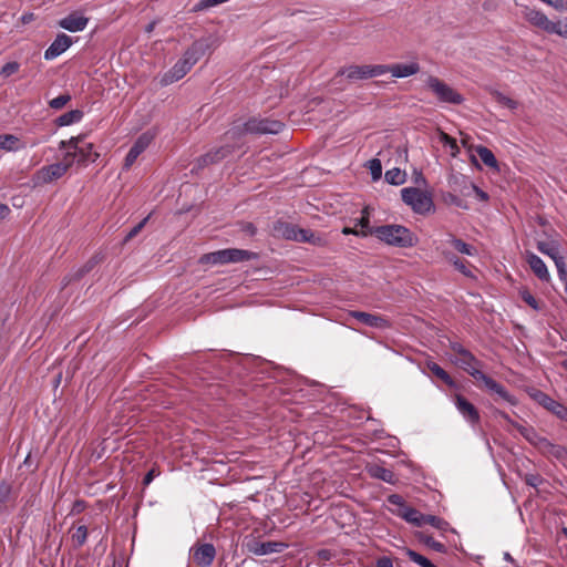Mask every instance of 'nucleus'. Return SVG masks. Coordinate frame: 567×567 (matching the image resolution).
Listing matches in <instances>:
<instances>
[{
  "label": "nucleus",
  "instance_id": "obj_7",
  "mask_svg": "<svg viewBox=\"0 0 567 567\" xmlns=\"http://www.w3.org/2000/svg\"><path fill=\"white\" fill-rule=\"evenodd\" d=\"M401 197L417 214L427 213L433 206L431 196L420 188L405 187L401 190Z\"/></svg>",
  "mask_w": 567,
  "mask_h": 567
},
{
  "label": "nucleus",
  "instance_id": "obj_21",
  "mask_svg": "<svg viewBox=\"0 0 567 567\" xmlns=\"http://www.w3.org/2000/svg\"><path fill=\"white\" fill-rule=\"evenodd\" d=\"M453 362L466 371L473 379L475 378L476 372H481V361H478L470 351L467 353H463L462 357H455Z\"/></svg>",
  "mask_w": 567,
  "mask_h": 567
},
{
  "label": "nucleus",
  "instance_id": "obj_55",
  "mask_svg": "<svg viewBox=\"0 0 567 567\" xmlns=\"http://www.w3.org/2000/svg\"><path fill=\"white\" fill-rule=\"evenodd\" d=\"M442 255L453 266H455L457 264V261L461 259L455 254H453L452 251H450L447 249H442Z\"/></svg>",
  "mask_w": 567,
  "mask_h": 567
},
{
  "label": "nucleus",
  "instance_id": "obj_50",
  "mask_svg": "<svg viewBox=\"0 0 567 567\" xmlns=\"http://www.w3.org/2000/svg\"><path fill=\"white\" fill-rule=\"evenodd\" d=\"M555 265L557 268L559 279L566 285L567 284V269H566V264H565L564 258L557 259Z\"/></svg>",
  "mask_w": 567,
  "mask_h": 567
},
{
  "label": "nucleus",
  "instance_id": "obj_58",
  "mask_svg": "<svg viewBox=\"0 0 567 567\" xmlns=\"http://www.w3.org/2000/svg\"><path fill=\"white\" fill-rule=\"evenodd\" d=\"M526 483L529 486L537 487L542 483V478L538 475L529 474L526 476Z\"/></svg>",
  "mask_w": 567,
  "mask_h": 567
},
{
  "label": "nucleus",
  "instance_id": "obj_27",
  "mask_svg": "<svg viewBox=\"0 0 567 567\" xmlns=\"http://www.w3.org/2000/svg\"><path fill=\"white\" fill-rule=\"evenodd\" d=\"M257 258V254L237 248H228L226 249V259L227 264L231 262H243Z\"/></svg>",
  "mask_w": 567,
  "mask_h": 567
},
{
  "label": "nucleus",
  "instance_id": "obj_1",
  "mask_svg": "<svg viewBox=\"0 0 567 567\" xmlns=\"http://www.w3.org/2000/svg\"><path fill=\"white\" fill-rule=\"evenodd\" d=\"M215 45L213 37L203 38L193 42V44L184 52L183 56L173 65V68L164 73L161 79L162 85H169L183 79L198 60Z\"/></svg>",
  "mask_w": 567,
  "mask_h": 567
},
{
  "label": "nucleus",
  "instance_id": "obj_12",
  "mask_svg": "<svg viewBox=\"0 0 567 567\" xmlns=\"http://www.w3.org/2000/svg\"><path fill=\"white\" fill-rule=\"evenodd\" d=\"M247 550L257 556H264L282 551L287 545L280 542H259L256 538L248 539L245 543Z\"/></svg>",
  "mask_w": 567,
  "mask_h": 567
},
{
  "label": "nucleus",
  "instance_id": "obj_29",
  "mask_svg": "<svg viewBox=\"0 0 567 567\" xmlns=\"http://www.w3.org/2000/svg\"><path fill=\"white\" fill-rule=\"evenodd\" d=\"M537 249L542 254L549 256L554 260V262H556L557 259L564 258L563 256L559 255V246H558L557 241H555V240H551V241L539 240V241H537Z\"/></svg>",
  "mask_w": 567,
  "mask_h": 567
},
{
  "label": "nucleus",
  "instance_id": "obj_14",
  "mask_svg": "<svg viewBox=\"0 0 567 567\" xmlns=\"http://www.w3.org/2000/svg\"><path fill=\"white\" fill-rule=\"evenodd\" d=\"M454 404L463 419L472 426H475L480 423L481 416L477 409L463 395L456 394Z\"/></svg>",
  "mask_w": 567,
  "mask_h": 567
},
{
  "label": "nucleus",
  "instance_id": "obj_39",
  "mask_svg": "<svg viewBox=\"0 0 567 567\" xmlns=\"http://www.w3.org/2000/svg\"><path fill=\"white\" fill-rule=\"evenodd\" d=\"M492 96H493V99H494L497 103H499V104L504 105L505 107H507V109H509V110H516V109H517V106H518V103H517L515 100H513V99H511V97H508V96L504 95V94H503L502 92H499V91H493V92H492Z\"/></svg>",
  "mask_w": 567,
  "mask_h": 567
},
{
  "label": "nucleus",
  "instance_id": "obj_18",
  "mask_svg": "<svg viewBox=\"0 0 567 567\" xmlns=\"http://www.w3.org/2000/svg\"><path fill=\"white\" fill-rule=\"evenodd\" d=\"M72 44V39L65 34L60 33L56 35L54 41L50 44V47L44 51V59L48 61L54 60L63 52H65Z\"/></svg>",
  "mask_w": 567,
  "mask_h": 567
},
{
  "label": "nucleus",
  "instance_id": "obj_60",
  "mask_svg": "<svg viewBox=\"0 0 567 567\" xmlns=\"http://www.w3.org/2000/svg\"><path fill=\"white\" fill-rule=\"evenodd\" d=\"M157 475H158V473L154 468L148 471L146 473V475L144 476V481H143L144 485H148L154 480V477Z\"/></svg>",
  "mask_w": 567,
  "mask_h": 567
},
{
  "label": "nucleus",
  "instance_id": "obj_23",
  "mask_svg": "<svg viewBox=\"0 0 567 567\" xmlns=\"http://www.w3.org/2000/svg\"><path fill=\"white\" fill-rule=\"evenodd\" d=\"M386 73L390 72L394 78H408L420 71L417 62L410 63H396L392 65H385Z\"/></svg>",
  "mask_w": 567,
  "mask_h": 567
},
{
  "label": "nucleus",
  "instance_id": "obj_31",
  "mask_svg": "<svg viewBox=\"0 0 567 567\" xmlns=\"http://www.w3.org/2000/svg\"><path fill=\"white\" fill-rule=\"evenodd\" d=\"M276 230L286 239L298 241L299 231L302 228L297 227L296 225L289 223H279L276 226Z\"/></svg>",
  "mask_w": 567,
  "mask_h": 567
},
{
  "label": "nucleus",
  "instance_id": "obj_48",
  "mask_svg": "<svg viewBox=\"0 0 567 567\" xmlns=\"http://www.w3.org/2000/svg\"><path fill=\"white\" fill-rule=\"evenodd\" d=\"M228 0H200L195 7L194 11H202L212 7H215L217 4L227 2Z\"/></svg>",
  "mask_w": 567,
  "mask_h": 567
},
{
  "label": "nucleus",
  "instance_id": "obj_17",
  "mask_svg": "<svg viewBox=\"0 0 567 567\" xmlns=\"http://www.w3.org/2000/svg\"><path fill=\"white\" fill-rule=\"evenodd\" d=\"M348 316L357 319L368 327L377 329L390 328V321L383 316L372 315L363 311H350Z\"/></svg>",
  "mask_w": 567,
  "mask_h": 567
},
{
  "label": "nucleus",
  "instance_id": "obj_33",
  "mask_svg": "<svg viewBox=\"0 0 567 567\" xmlns=\"http://www.w3.org/2000/svg\"><path fill=\"white\" fill-rule=\"evenodd\" d=\"M426 368L436 377L439 378L440 380H442L445 384H447L449 386H454L455 383L453 381V379L450 377V374L444 370L442 369L437 363H435L434 361H427L426 362Z\"/></svg>",
  "mask_w": 567,
  "mask_h": 567
},
{
  "label": "nucleus",
  "instance_id": "obj_56",
  "mask_svg": "<svg viewBox=\"0 0 567 567\" xmlns=\"http://www.w3.org/2000/svg\"><path fill=\"white\" fill-rule=\"evenodd\" d=\"M375 567H393V560L388 556L379 557L375 560Z\"/></svg>",
  "mask_w": 567,
  "mask_h": 567
},
{
  "label": "nucleus",
  "instance_id": "obj_59",
  "mask_svg": "<svg viewBox=\"0 0 567 567\" xmlns=\"http://www.w3.org/2000/svg\"><path fill=\"white\" fill-rule=\"evenodd\" d=\"M471 187L480 200L485 202L488 199L487 193L478 188L476 185L472 184Z\"/></svg>",
  "mask_w": 567,
  "mask_h": 567
},
{
  "label": "nucleus",
  "instance_id": "obj_35",
  "mask_svg": "<svg viewBox=\"0 0 567 567\" xmlns=\"http://www.w3.org/2000/svg\"><path fill=\"white\" fill-rule=\"evenodd\" d=\"M476 153L481 161L488 167H497V161L493 152L485 147V146H478L476 148Z\"/></svg>",
  "mask_w": 567,
  "mask_h": 567
},
{
  "label": "nucleus",
  "instance_id": "obj_41",
  "mask_svg": "<svg viewBox=\"0 0 567 567\" xmlns=\"http://www.w3.org/2000/svg\"><path fill=\"white\" fill-rule=\"evenodd\" d=\"M406 555L413 563L417 564L421 567H436L426 557L422 556L421 554L412 549H408Z\"/></svg>",
  "mask_w": 567,
  "mask_h": 567
},
{
  "label": "nucleus",
  "instance_id": "obj_4",
  "mask_svg": "<svg viewBox=\"0 0 567 567\" xmlns=\"http://www.w3.org/2000/svg\"><path fill=\"white\" fill-rule=\"evenodd\" d=\"M373 233L380 240L391 246L412 247L415 241L413 234L406 227L400 225L380 226Z\"/></svg>",
  "mask_w": 567,
  "mask_h": 567
},
{
  "label": "nucleus",
  "instance_id": "obj_16",
  "mask_svg": "<svg viewBox=\"0 0 567 567\" xmlns=\"http://www.w3.org/2000/svg\"><path fill=\"white\" fill-rule=\"evenodd\" d=\"M194 561L200 567H209L216 556V549L213 544H200L192 547Z\"/></svg>",
  "mask_w": 567,
  "mask_h": 567
},
{
  "label": "nucleus",
  "instance_id": "obj_51",
  "mask_svg": "<svg viewBox=\"0 0 567 567\" xmlns=\"http://www.w3.org/2000/svg\"><path fill=\"white\" fill-rule=\"evenodd\" d=\"M370 169H371V175H372L373 179H378L381 177L382 166H381V162L379 159L370 161Z\"/></svg>",
  "mask_w": 567,
  "mask_h": 567
},
{
  "label": "nucleus",
  "instance_id": "obj_19",
  "mask_svg": "<svg viewBox=\"0 0 567 567\" xmlns=\"http://www.w3.org/2000/svg\"><path fill=\"white\" fill-rule=\"evenodd\" d=\"M89 23V19L79 12H72L59 21V27L70 32L83 31Z\"/></svg>",
  "mask_w": 567,
  "mask_h": 567
},
{
  "label": "nucleus",
  "instance_id": "obj_53",
  "mask_svg": "<svg viewBox=\"0 0 567 567\" xmlns=\"http://www.w3.org/2000/svg\"><path fill=\"white\" fill-rule=\"evenodd\" d=\"M425 544L437 553L445 551V546L442 543L434 540L432 537L426 538Z\"/></svg>",
  "mask_w": 567,
  "mask_h": 567
},
{
  "label": "nucleus",
  "instance_id": "obj_34",
  "mask_svg": "<svg viewBox=\"0 0 567 567\" xmlns=\"http://www.w3.org/2000/svg\"><path fill=\"white\" fill-rule=\"evenodd\" d=\"M83 117V112L80 110L69 111L58 117L56 123L59 126H68L74 123H79Z\"/></svg>",
  "mask_w": 567,
  "mask_h": 567
},
{
  "label": "nucleus",
  "instance_id": "obj_45",
  "mask_svg": "<svg viewBox=\"0 0 567 567\" xmlns=\"http://www.w3.org/2000/svg\"><path fill=\"white\" fill-rule=\"evenodd\" d=\"M20 69V64L18 62H8L6 63L1 70H0V75L2 78H9L11 76L12 74L17 73Z\"/></svg>",
  "mask_w": 567,
  "mask_h": 567
},
{
  "label": "nucleus",
  "instance_id": "obj_6",
  "mask_svg": "<svg viewBox=\"0 0 567 567\" xmlns=\"http://www.w3.org/2000/svg\"><path fill=\"white\" fill-rule=\"evenodd\" d=\"M388 502L395 506V509H392V513L401 518H403L405 522L416 526L421 527L424 525L425 516L417 509L410 507L405 504L402 496L398 494H392L388 496Z\"/></svg>",
  "mask_w": 567,
  "mask_h": 567
},
{
  "label": "nucleus",
  "instance_id": "obj_36",
  "mask_svg": "<svg viewBox=\"0 0 567 567\" xmlns=\"http://www.w3.org/2000/svg\"><path fill=\"white\" fill-rule=\"evenodd\" d=\"M385 181L391 185H402L405 182L406 174L400 168H392L386 171Z\"/></svg>",
  "mask_w": 567,
  "mask_h": 567
},
{
  "label": "nucleus",
  "instance_id": "obj_62",
  "mask_svg": "<svg viewBox=\"0 0 567 567\" xmlns=\"http://www.w3.org/2000/svg\"><path fill=\"white\" fill-rule=\"evenodd\" d=\"M504 559H505L506 561H509L511 564H513V565L516 567L515 560L513 559V557L511 556V554H509V553H507V551H506V553H504Z\"/></svg>",
  "mask_w": 567,
  "mask_h": 567
},
{
  "label": "nucleus",
  "instance_id": "obj_64",
  "mask_svg": "<svg viewBox=\"0 0 567 567\" xmlns=\"http://www.w3.org/2000/svg\"><path fill=\"white\" fill-rule=\"evenodd\" d=\"M155 24H156V22H154V21H153V22H151V23H148V24H147V27H146V29H145V31H146L147 33H151V32L154 30Z\"/></svg>",
  "mask_w": 567,
  "mask_h": 567
},
{
  "label": "nucleus",
  "instance_id": "obj_22",
  "mask_svg": "<svg viewBox=\"0 0 567 567\" xmlns=\"http://www.w3.org/2000/svg\"><path fill=\"white\" fill-rule=\"evenodd\" d=\"M230 152L231 151H230V148L228 146H221L219 148L210 151L207 154H205V155H203V156L197 158L193 171L195 168L199 169V168H203V167H205V166H207L209 164L217 163L220 159L225 158Z\"/></svg>",
  "mask_w": 567,
  "mask_h": 567
},
{
  "label": "nucleus",
  "instance_id": "obj_57",
  "mask_svg": "<svg viewBox=\"0 0 567 567\" xmlns=\"http://www.w3.org/2000/svg\"><path fill=\"white\" fill-rule=\"evenodd\" d=\"M451 349L454 352V358L455 357H462L463 353H467L468 352V350H466L462 344L456 343V342L451 344Z\"/></svg>",
  "mask_w": 567,
  "mask_h": 567
},
{
  "label": "nucleus",
  "instance_id": "obj_24",
  "mask_svg": "<svg viewBox=\"0 0 567 567\" xmlns=\"http://www.w3.org/2000/svg\"><path fill=\"white\" fill-rule=\"evenodd\" d=\"M367 471H368L369 475L373 478L383 481L389 484L396 483V477H395L394 473L391 470L385 468L379 464L369 465L367 467Z\"/></svg>",
  "mask_w": 567,
  "mask_h": 567
},
{
  "label": "nucleus",
  "instance_id": "obj_20",
  "mask_svg": "<svg viewBox=\"0 0 567 567\" xmlns=\"http://www.w3.org/2000/svg\"><path fill=\"white\" fill-rule=\"evenodd\" d=\"M526 261L534 272V275L542 281H549L550 275L547 269V266L543 261L540 257L535 255L534 252L527 251L526 252Z\"/></svg>",
  "mask_w": 567,
  "mask_h": 567
},
{
  "label": "nucleus",
  "instance_id": "obj_44",
  "mask_svg": "<svg viewBox=\"0 0 567 567\" xmlns=\"http://www.w3.org/2000/svg\"><path fill=\"white\" fill-rule=\"evenodd\" d=\"M520 298L534 310H540L539 301L526 289L519 291Z\"/></svg>",
  "mask_w": 567,
  "mask_h": 567
},
{
  "label": "nucleus",
  "instance_id": "obj_52",
  "mask_svg": "<svg viewBox=\"0 0 567 567\" xmlns=\"http://www.w3.org/2000/svg\"><path fill=\"white\" fill-rule=\"evenodd\" d=\"M461 274H463L466 277H473V272L467 267V262L463 259H460L457 264L454 266Z\"/></svg>",
  "mask_w": 567,
  "mask_h": 567
},
{
  "label": "nucleus",
  "instance_id": "obj_10",
  "mask_svg": "<svg viewBox=\"0 0 567 567\" xmlns=\"http://www.w3.org/2000/svg\"><path fill=\"white\" fill-rule=\"evenodd\" d=\"M65 167L59 163L47 165L38 169L32 176V184L34 187L52 183L65 174Z\"/></svg>",
  "mask_w": 567,
  "mask_h": 567
},
{
  "label": "nucleus",
  "instance_id": "obj_25",
  "mask_svg": "<svg viewBox=\"0 0 567 567\" xmlns=\"http://www.w3.org/2000/svg\"><path fill=\"white\" fill-rule=\"evenodd\" d=\"M298 243H308L317 247H323L328 244V239L326 235L321 233H315L310 229L302 228V230L299 231Z\"/></svg>",
  "mask_w": 567,
  "mask_h": 567
},
{
  "label": "nucleus",
  "instance_id": "obj_3",
  "mask_svg": "<svg viewBox=\"0 0 567 567\" xmlns=\"http://www.w3.org/2000/svg\"><path fill=\"white\" fill-rule=\"evenodd\" d=\"M523 18L533 27L547 32L549 34H557L567 39V19L553 21L549 20L542 11L525 7L523 10Z\"/></svg>",
  "mask_w": 567,
  "mask_h": 567
},
{
  "label": "nucleus",
  "instance_id": "obj_42",
  "mask_svg": "<svg viewBox=\"0 0 567 567\" xmlns=\"http://www.w3.org/2000/svg\"><path fill=\"white\" fill-rule=\"evenodd\" d=\"M66 152L62 158L61 162H59L60 165L65 167V172H68L72 165L76 162L78 163V154L75 153V150L73 148H64Z\"/></svg>",
  "mask_w": 567,
  "mask_h": 567
},
{
  "label": "nucleus",
  "instance_id": "obj_9",
  "mask_svg": "<svg viewBox=\"0 0 567 567\" xmlns=\"http://www.w3.org/2000/svg\"><path fill=\"white\" fill-rule=\"evenodd\" d=\"M386 73L383 64L378 65H350L339 71L340 75H344L350 81L365 80L380 76Z\"/></svg>",
  "mask_w": 567,
  "mask_h": 567
},
{
  "label": "nucleus",
  "instance_id": "obj_30",
  "mask_svg": "<svg viewBox=\"0 0 567 567\" xmlns=\"http://www.w3.org/2000/svg\"><path fill=\"white\" fill-rule=\"evenodd\" d=\"M445 243L450 244L456 251L463 255L475 256L477 254V250L474 246L468 245L454 236H450Z\"/></svg>",
  "mask_w": 567,
  "mask_h": 567
},
{
  "label": "nucleus",
  "instance_id": "obj_43",
  "mask_svg": "<svg viewBox=\"0 0 567 567\" xmlns=\"http://www.w3.org/2000/svg\"><path fill=\"white\" fill-rule=\"evenodd\" d=\"M441 142L447 146L451 151V155L453 157L457 156L458 152H460V148L457 146V143H456V140L451 137L449 134L446 133H442L441 134Z\"/></svg>",
  "mask_w": 567,
  "mask_h": 567
},
{
  "label": "nucleus",
  "instance_id": "obj_54",
  "mask_svg": "<svg viewBox=\"0 0 567 567\" xmlns=\"http://www.w3.org/2000/svg\"><path fill=\"white\" fill-rule=\"evenodd\" d=\"M495 415L503 419L508 425H511L512 427L516 429L517 430V425H519L518 423L514 422L509 415L501 410H496L495 412Z\"/></svg>",
  "mask_w": 567,
  "mask_h": 567
},
{
  "label": "nucleus",
  "instance_id": "obj_37",
  "mask_svg": "<svg viewBox=\"0 0 567 567\" xmlns=\"http://www.w3.org/2000/svg\"><path fill=\"white\" fill-rule=\"evenodd\" d=\"M426 524L433 526L434 528L441 530L442 533L452 530V528L450 527V524L446 520H444L443 518H440L437 516H434V515L425 516L424 525H426Z\"/></svg>",
  "mask_w": 567,
  "mask_h": 567
},
{
  "label": "nucleus",
  "instance_id": "obj_63",
  "mask_svg": "<svg viewBox=\"0 0 567 567\" xmlns=\"http://www.w3.org/2000/svg\"><path fill=\"white\" fill-rule=\"evenodd\" d=\"M359 225L363 228H367L369 226V219L368 218H364L362 217L360 220H359Z\"/></svg>",
  "mask_w": 567,
  "mask_h": 567
},
{
  "label": "nucleus",
  "instance_id": "obj_8",
  "mask_svg": "<svg viewBox=\"0 0 567 567\" xmlns=\"http://www.w3.org/2000/svg\"><path fill=\"white\" fill-rule=\"evenodd\" d=\"M59 148H73L78 154V163H93L97 159L99 153L93 151L92 143H85L82 136L71 137L69 141H61Z\"/></svg>",
  "mask_w": 567,
  "mask_h": 567
},
{
  "label": "nucleus",
  "instance_id": "obj_2",
  "mask_svg": "<svg viewBox=\"0 0 567 567\" xmlns=\"http://www.w3.org/2000/svg\"><path fill=\"white\" fill-rule=\"evenodd\" d=\"M280 121L251 117L243 124L234 125L227 133V138L240 137L244 134H278L282 131Z\"/></svg>",
  "mask_w": 567,
  "mask_h": 567
},
{
  "label": "nucleus",
  "instance_id": "obj_15",
  "mask_svg": "<svg viewBox=\"0 0 567 567\" xmlns=\"http://www.w3.org/2000/svg\"><path fill=\"white\" fill-rule=\"evenodd\" d=\"M152 140L153 136L150 133H143L137 137L124 159V169H128L136 162L138 156L150 146Z\"/></svg>",
  "mask_w": 567,
  "mask_h": 567
},
{
  "label": "nucleus",
  "instance_id": "obj_32",
  "mask_svg": "<svg viewBox=\"0 0 567 567\" xmlns=\"http://www.w3.org/2000/svg\"><path fill=\"white\" fill-rule=\"evenodd\" d=\"M199 262L202 265H225L227 264L226 249L205 254L200 257Z\"/></svg>",
  "mask_w": 567,
  "mask_h": 567
},
{
  "label": "nucleus",
  "instance_id": "obj_61",
  "mask_svg": "<svg viewBox=\"0 0 567 567\" xmlns=\"http://www.w3.org/2000/svg\"><path fill=\"white\" fill-rule=\"evenodd\" d=\"M10 213V208L4 205V204H0V219H3L6 218Z\"/></svg>",
  "mask_w": 567,
  "mask_h": 567
},
{
  "label": "nucleus",
  "instance_id": "obj_38",
  "mask_svg": "<svg viewBox=\"0 0 567 567\" xmlns=\"http://www.w3.org/2000/svg\"><path fill=\"white\" fill-rule=\"evenodd\" d=\"M540 452L546 455L554 456L556 458H563L565 456V454L567 453L563 446L555 445V444L550 443L548 440H547V446H543V449H540Z\"/></svg>",
  "mask_w": 567,
  "mask_h": 567
},
{
  "label": "nucleus",
  "instance_id": "obj_13",
  "mask_svg": "<svg viewBox=\"0 0 567 567\" xmlns=\"http://www.w3.org/2000/svg\"><path fill=\"white\" fill-rule=\"evenodd\" d=\"M532 396L535 401H537L542 406H544L546 410L555 414L558 419L567 422V408L565 405L555 401L549 395L538 390H536L532 394Z\"/></svg>",
  "mask_w": 567,
  "mask_h": 567
},
{
  "label": "nucleus",
  "instance_id": "obj_47",
  "mask_svg": "<svg viewBox=\"0 0 567 567\" xmlns=\"http://www.w3.org/2000/svg\"><path fill=\"white\" fill-rule=\"evenodd\" d=\"M71 96L69 94H61L49 102L50 107L54 110L62 109L69 101Z\"/></svg>",
  "mask_w": 567,
  "mask_h": 567
},
{
  "label": "nucleus",
  "instance_id": "obj_28",
  "mask_svg": "<svg viewBox=\"0 0 567 567\" xmlns=\"http://www.w3.org/2000/svg\"><path fill=\"white\" fill-rule=\"evenodd\" d=\"M25 144L13 134H0V148L6 152H18L23 150Z\"/></svg>",
  "mask_w": 567,
  "mask_h": 567
},
{
  "label": "nucleus",
  "instance_id": "obj_49",
  "mask_svg": "<svg viewBox=\"0 0 567 567\" xmlns=\"http://www.w3.org/2000/svg\"><path fill=\"white\" fill-rule=\"evenodd\" d=\"M150 218V215L146 216L143 220H141L136 226H134L128 233L127 235L125 236V241H128L131 240L132 238H134L143 228L144 226L146 225L147 220Z\"/></svg>",
  "mask_w": 567,
  "mask_h": 567
},
{
  "label": "nucleus",
  "instance_id": "obj_46",
  "mask_svg": "<svg viewBox=\"0 0 567 567\" xmlns=\"http://www.w3.org/2000/svg\"><path fill=\"white\" fill-rule=\"evenodd\" d=\"M11 486L6 482L0 483V511L4 504L10 499Z\"/></svg>",
  "mask_w": 567,
  "mask_h": 567
},
{
  "label": "nucleus",
  "instance_id": "obj_11",
  "mask_svg": "<svg viewBox=\"0 0 567 567\" xmlns=\"http://www.w3.org/2000/svg\"><path fill=\"white\" fill-rule=\"evenodd\" d=\"M477 382H482L484 386L491 391L492 393L497 394L501 399L509 403L511 405H516L517 400L514 395H512L506 389L498 382H496L491 377L486 375L484 372H476L474 378Z\"/></svg>",
  "mask_w": 567,
  "mask_h": 567
},
{
  "label": "nucleus",
  "instance_id": "obj_5",
  "mask_svg": "<svg viewBox=\"0 0 567 567\" xmlns=\"http://www.w3.org/2000/svg\"><path fill=\"white\" fill-rule=\"evenodd\" d=\"M425 83L441 103L458 105L464 101L463 96L457 91L441 81L439 78L430 75Z\"/></svg>",
  "mask_w": 567,
  "mask_h": 567
},
{
  "label": "nucleus",
  "instance_id": "obj_26",
  "mask_svg": "<svg viewBox=\"0 0 567 567\" xmlns=\"http://www.w3.org/2000/svg\"><path fill=\"white\" fill-rule=\"evenodd\" d=\"M517 431L539 451L543 446H547V439L539 436L532 426L517 425Z\"/></svg>",
  "mask_w": 567,
  "mask_h": 567
},
{
  "label": "nucleus",
  "instance_id": "obj_40",
  "mask_svg": "<svg viewBox=\"0 0 567 567\" xmlns=\"http://www.w3.org/2000/svg\"><path fill=\"white\" fill-rule=\"evenodd\" d=\"M87 539V528L84 525L76 527L75 532L72 534V540L76 547H81L85 544Z\"/></svg>",
  "mask_w": 567,
  "mask_h": 567
}]
</instances>
